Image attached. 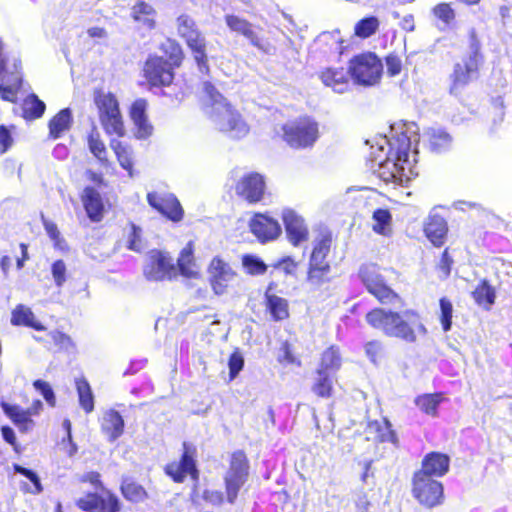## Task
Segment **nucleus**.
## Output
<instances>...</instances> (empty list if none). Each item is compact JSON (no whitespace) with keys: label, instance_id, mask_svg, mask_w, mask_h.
<instances>
[{"label":"nucleus","instance_id":"1","mask_svg":"<svg viewBox=\"0 0 512 512\" xmlns=\"http://www.w3.org/2000/svg\"><path fill=\"white\" fill-rule=\"evenodd\" d=\"M418 128L413 122H399L391 125L388 135L377 139L371 146V170L386 184L405 185L417 173L416 148L412 145L418 142Z\"/></svg>","mask_w":512,"mask_h":512},{"label":"nucleus","instance_id":"2","mask_svg":"<svg viewBox=\"0 0 512 512\" xmlns=\"http://www.w3.org/2000/svg\"><path fill=\"white\" fill-rule=\"evenodd\" d=\"M203 99L205 113L217 130L233 139L248 135L250 127L241 113L210 82L203 83Z\"/></svg>","mask_w":512,"mask_h":512},{"label":"nucleus","instance_id":"3","mask_svg":"<svg viewBox=\"0 0 512 512\" xmlns=\"http://www.w3.org/2000/svg\"><path fill=\"white\" fill-rule=\"evenodd\" d=\"M366 320L373 328L382 331L385 335L407 343H414L427 334L420 316L410 310L397 313L377 308L366 315Z\"/></svg>","mask_w":512,"mask_h":512},{"label":"nucleus","instance_id":"4","mask_svg":"<svg viewBox=\"0 0 512 512\" xmlns=\"http://www.w3.org/2000/svg\"><path fill=\"white\" fill-rule=\"evenodd\" d=\"M94 100L99 111L100 123L105 132L108 135L124 136V123L116 97L110 92L98 91Z\"/></svg>","mask_w":512,"mask_h":512},{"label":"nucleus","instance_id":"5","mask_svg":"<svg viewBox=\"0 0 512 512\" xmlns=\"http://www.w3.org/2000/svg\"><path fill=\"white\" fill-rule=\"evenodd\" d=\"M177 31L183 38L187 46L191 49L194 59L202 73H208L209 66L206 55V41L204 36L198 30L195 22L187 15H181L177 18Z\"/></svg>","mask_w":512,"mask_h":512},{"label":"nucleus","instance_id":"6","mask_svg":"<svg viewBox=\"0 0 512 512\" xmlns=\"http://www.w3.org/2000/svg\"><path fill=\"white\" fill-rule=\"evenodd\" d=\"M348 70L356 84L367 87L379 83L383 65L375 54L365 53L351 59Z\"/></svg>","mask_w":512,"mask_h":512},{"label":"nucleus","instance_id":"7","mask_svg":"<svg viewBox=\"0 0 512 512\" xmlns=\"http://www.w3.org/2000/svg\"><path fill=\"white\" fill-rule=\"evenodd\" d=\"M207 279L214 294L221 296L236 285L238 273L228 261L215 256L207 267Z\"/></svg>","mask_w":512,"mask_h":512},{"label":"nucleus","instance_id":"8","mask_svg":"<svg viewBox=\"0 0 512 512\" xmlns=\"http://www.w3.org/2000/svg\"><path fill=\"white\" fill-rule=\"evenodd\" d=\"M318 136V124L310 118H301L283 126L284 140L294 148L312 146Z\"/></svg>","mask_w":512,"mask_h":512},{"label":"nucleus","instance_id":"9","mask_svg":"<svg viewBox=\"0 0 512 512\" xmlns=\"http://www.w3.org/2000/svg\"><path fill=\"white\" fill-rule=\"evenodd\" d=\"M412 492L420 504L429 508L435 507L443 501L442 484L427 477L424 473H415Z\"/></svg>","mask_w":512,"mask_h":512},{"label":"nucleus","instance_id":"10","mask_svg":"<svg viewBox=\"0 0 512 512\" xmlns=\"http://www.w3.org/2000/svg\"><path fill=\"white\" fill-rule=\"evenodd\" d=\"M143 273L149 281H163L176 275V267L168 253L152 250L147 255Z\"/></svg>","mask_w":512,"mask_h":512},{"label":"nucleus","instance_id":"11","mask_svg":"<svg viewBox=\"0 0 512 512\" xmlns=\"http://www.w3.org/2000/svg\"><path fill=\"white\" fill-rule=\"evenodd\" d=\"M359 276L369 293L374 295L382 303H390L396 297V293L386 284L379 268L374 264L363 265Z\"/></svg>","mask_w":512,"mask_h":512},{"label":"nucleus","instance_id":"12","mask_svg":"<svg viewBox=\"0 0 512 512\" xmlns=\"http://www.w3.org/2000/svg\"><path fill=\"white\" fill-rule=\"evenodd\" d=\"M331 239L324 236L315 241L310 261L308 280L313 284H321L330 271V265L326 257L330 252Z\"/></svg>","mask_w":512,"mask_h":512},{"label":"nucleus","instance_id":"13","mask_svg":"<svg viewBox=\"0 0 512 512\" xmlns=\"http://www.w3.org/2000/svg\"><path fill=\"white\" fill-rule=\"evenodd\" d=\"M247 477V460L242 451L233 453L230 468L225 476L226 494L230 503H233Z\"/></svg>","mask_w":512,"mask_h":512},{"label":"nucleus","instance_id":"14","mask_svg":"<svg viewBox=\"0 0 512 512\" xmlns=\"http://www.w3.org/2000/svg\"><path fill=\"white\" fill-rule=\"evenodd\" d=\"M143 76L151 86H168L174 79V69L163 57L150 55L144 63Z\"/></svg>","mask_w":512,"mask_h":512},{"label":"nucleus","instance_id":"15","mask_svg":"<svg viewBox=\"0 0 512 512\" xmlns=\"http://www.w3.org/2000/svg\"><path fill=\"white\" fill-rule=\"evenodd\" d=\"M480 63L481 55L477 49H473L467 57H465L461 62L455 64L453 74L451 75V93L457 94L465 85L476 77Z\"/></svg>","mask_w":512,"mask_h":512},{"label":"nucleus","instance_id":"16","mask_svg":"<svg viewBox=\"0 0 512 512\" xmlns=\"http://www.w3.org/2000/svg\"><path fill=\"white\" fill-rule=\"evenodd\" d=\"M147 201L151 207L171 221L178 222L183 217V209L177 198L167 192H150Z\"/></svg>","mask_w":512,"mask_h":512},{"label":"nucleus","instance_id":"17","mask_svg":"<svg viewBox=\"0 0 512 512\" xmlns=\"http://www.w3.org/2000/svg\"><path fill=\"white\" fill-rule=\"evenodd\" d=\"M249 228L253 235L262 243L276 240L282 233V228L277 220L266 214H255Z\"/></svg>","mask_w":512,"mask_h":512},{"label":"nucleus","instance_id":"18","mask_svg":"<svg viewBox=\"0 0 512 512\" xmlns=\"http://www.w3.org/2000/svg\"><path fill=\"white\" fill-rule=\"evenodd\" d=\"M77 506L87 512H118L120 509L118 498L106 491L103 496L95 493L87 494L78 499Z\"/></svg>","mask_w":512,"mask_h":512},{"label":"nucleus","instance_id":"19","mask_svg":"<svg viewBox=\"0 0 512 512\" xmlns=\"http://www.w3.org/2000/svg\"><path fill=\"white\" fill-rule=\"evenodd\" d=\"M264 190V179L258 173L244 175L236 185V193L250 203L259 202Z\"/></svg>","mask_w":512,"mask_h":512},{"label":"nucleus","instance_id":"20","mask_svg":"<svg viewBox=\"0 0 512 512\" xmlns=\"http://www.w3.org/2000/svg\"><path fill=\"white\" fill-rule=\"evenodd\" d=\"M282 219L285 225L287 238L293 246H298L300 243L308 239V228L305 221L294 210H283Z\"/></svg>","mask_w":512,"mask_h":512},{"label":"nucleus","instance_id":"21","mask_svg":"<svg viewBox=\"0 0 512 512\" xmlns=\"http://www.w3.org/2000/svg\"><path fill=\"white\" fill-rule=\"evenodd\" d=\"M166 473L176 482H183L186 476L190 475L192 479L198 478L195 460L191 448L184 443V452L179 462H173L166 466Z\"/></svg>","mask_w":512,"mask_h":512},{"label":"nucleus","instance_id":"22","mask_svg":"<svg viewBox=\"0 0 512 512\" xmlns=\"http://www.w3.org/2000/svg\"><path fill=\"white\" fill-rule=\"evenodd\" d=\"M225 22L228 28L239 35L244 36L250 43L261 51L268 52L269 45L258 37L257 33L253 30V26L244 18L233 14L225 16Z\"/></svg>","mask_w":512,"mask_h":512},{"label":"nucleus","instance_id":"23","mask_svg":"<svg viewBox=\"0 0 512 512\" xmlns=\"http://www.w3.org/2000/svg\"><path fill=\"white\" fill-rule=\"evenodd\" d=\"M348 74H350L349 70L346 71L342 67H329L319 72V79L325 87L330 88L335 93L343 94L350 87Z\"/></svg>","mask_w":512,"mask_h":512},{"label":"nucleus","instance_id":"24","mask_svg":"<svg viewBox=\"0 0 512 512\" xmlns=\"http://www.w3.org/2000/svg\"><path fill=\"white\" fill-rule=\"evenodd\" d=\"M147 102L144 99L136 100L130 109V116L136 128V137L145 139L153 132V126L146 116Z\"/></svg>","mask_w":512,"mask_h":512},{"label":"nucleus","instance_id":"25","mask_svg":"<svg viewBox=\"0 0 512 512\" xmlns=\"http://www.w3.org/2000/svg\"><path fill=\"white\" fill-rule=\"evenodd\" d=\"M449 470V457L438 452H431L422 461V469L417 473H424L427 477H441Z\"/></svg>","mask_w":512,"mask_h":512},{"label":"nucleus","instance_id":"26","mask_svg":"<svg viewBox=\"0 0 512 512\" xmlns=\"http://www.w3.org/2000/svg\"><path fill=\"white\" fill-rule=\"evenodd\" d=\"M81 198L90 220L94 222L101 221L104 213V203L100 193L92 187H86Z\"/></svg>","mask_w":512,"mask_h":512},{"label":"nucleus","instance_id":"27","mask_svg":"<svg viewBox=\"0 0 512 512\" xmlns=\"http://www.w3.org/2000/svg\"><path fill=\"white\" fill-rule=\"evenodd\" d=\"M131 16L137 23L138 29L150 31L156 27V11L145 2H137L132 7Z\"/></svg>","mask_w":512,"mask_h":512},{"label":"nucleus","instance_id":"28","mask_svg":"<svg viewBox=\"0 0 512 512\" xmlns=\"http://www.w3.org/2000/svg\"><path fill=\"white\" fill-rule=\"evenodd\" d=\"M101 429L107 435L108 440L114 442L124 432V420L117 411L107 410L103 414Z\"/></svg>","mask_w":512,"mask_h":512},{"label":"nucleus","instance_id":"29","mask_svg":"<svg viewBox=\"0 0 512 512\" xmlns=\"http://www.w3.org/2000/svg\"><path fill=\"white\" fill-rule=\"evenodd\" d=\"M447 230L446 221L439 215L429 216L424 227L426 237L438 247L443 245Z\"/></svg>","mask_w":512,"mask_h":512},{"label":"nucleus","instance_id":"30","mask_svg":"<svg viewBox=\"0 0 512 512\" xmlns=\"http://www.w3.org/2000/svg\"><path fill=\"white\" fill-rule=\"evenodd\" d=\"M1 408L5 415L21 430L28 431L32 428L34 422L29 416V411L19 405L1 402Z\"/></svg>","mask_w":512,"mask_h":512},{"label":"nucleus","instance_id":"31","mask_svg":"<svg viewBox=\"0 0 512 512\" xmlns=\"http://www.w3.org/2000/svg\"><path fill=\"white\" fill-rule=\"evenodd\" d=\"M11 324L15 326H27L37 331L45 330V327L36 320L34 313L25 305L19 304L11 314Z\"/></svg>","mask_w":512,"mask_h":512},{"label":"nucleus","instance_id":"32","mask_svg":"<svg viewBox=\"0 0 512 512\" xmlns=\"http://www.w3.org/2000/svg\"><path fill=\"white\" fill-rule=\"evenodd\" d=\"M73 118L69 108L62 109L49 122V134L53 139L61 137L71 127Z\"/></svg>","mask_w":512,"mask_h":512},{"label":"nucleus","instance_id":"33","mask_svg":"<svg viewBox=\"0 0 512 512\" xmlns=\"http://www.w3.org/2000/svg\"><path fill=\"white\" fill-rule=\"evenodd\" d=\"M424 137L430 144L432 150L441 152L448 149L451 146V136L441 128H429L425 133Z\"/></svg>","mask_w":512,"mask_h":512},{"label":"nucleus","instance_id":"34","mask_svg":"<svg viewBox=\"0 0 512 512\" xmlns=\"http://www.w3.org/2000/svg\"><path fill=\"white\" fill-rule=\"evenodd\" d=\"M75 385L80 407L86 413H91L94 410V395L90 384L85 378H77Z\"/></svg>","mask_w":512,"mask_h":512},{"label":"nucleus","instance_id":"35","mask_svg":"<svg viewBox=\"0 0 512 512\" xmlns=\"http://www.w3.org/2000/svg\"><path fill=\"white\" fill-rule=\"evenodd\" d=\"M372 229L375 233L390 236L392 233V215L387 209H377L372 215Z\"/></svg>","mask_w":512,"mask_h":512},{"label":"nucleus","instance_id":"36","mask_svg":"<svg viewBox=\"0 0 512 512\" xmlns=\"http://www.w3.org/2000/svg\"><path fill=\"white\" fill-rule=\"evenodd\" d=\"M87 144L89 151L94 155V157H96L100 163L106 165L108 163L107 148L96 127H93L89 133L87 137Z\"/></svg>","mask_w":512,"mask_h":512},{"label":"nucleus","instance_id":"37","mask_svg":"<svg viewBox=\"0 0 512 512\" xmlns=\"http://www.w3.org/2000/svg\"><path fill=\"white\" fill-rule=\"evenodd\" d=\"M341 367V356L339 350L331 346L326 349L321 357V362L317 371L334 374Z\"/></svg>","mask_w":512,"mask_h":512},{"label":"nucleus","instance_id":"38","mask_svg":"<svg viewBox=\"0 0 512 512\" xmlns=\"http://www.w3.org/2000/svg\"><path fill=\"white\" fill-rule=\"evenodd\" d=\"M267 309L275 321H281L289 316L288 301L276 295L266 294Z\"/></svg>","mask_w":512,"mask_h":512},{"label":"nucleus","instance_id":"39","mask_svg":"<svg viewBox=\"0 0 512 512\" xmlns=\"http://www.w3.org/2000/svg\"><path fill=\"white\" fill-rule=\"evenodd\" d=\"M45 109V103L35 94L28 95L22 104L23 117L29 120L40 118L44 114Z\"/></svg>","mask_w":512,"mask_h":512},{"label":"nucleus","instance_id":"40","mask_svg":"<svg viewBox=\"0 0 512 512\" xmlns=\"http://www.w3.org/2000/svg\"><path fill=\"white\" fill-rule=\"evenodd\" d=\"M443 397L441 394H423L415 399V405L424 413L436 416L437 408L442 402Z\"/></svg>","mask_w":512,"mask_h":512},{"label":"nucleus","instance_id":"41","mask_svg":"<svg viewBox=\"0 0 512 512\" xmlns=\"http://www.w3.org/2000/svg\"><path fill=\"white\" fill-rule=\"evenodd\" d=\"M178 268L183 276L192 278L198 274V268L193 260L192 248L190 245L185 247L178 259Z\"/></svg>","mask_w":512,"mask_h":512},{"label":"nucleus","instance_id":"42","mask_svg":"<svg viewBox=\"0 0 512 512\" xmlns=\"http://www.w3.org/2000/svg\"><path fill=\"white\" fill-rule=\"evenodd\" d=\"M333 383L332 374L317 371V378L312 386V391L320 397L328 398L331 396Z\"/></svg>","mask_w":512,"mask_h":512},{"label":"nucleus","instance_id":"43","mask_svg":"<svg viewBox=\"0 0 512 512\" xmlns=\"http://www.w3.org/2000/svg\"><path fill=\"white\" fill-rule=\"evenodd\" d=\"M473 298L476 303L485 309H489L495 300L494 289L486 281L479 284L473 291Z\"/></svg>","mask_w":512,"mask_h":512},{"label":"nucleus","instance_id":"44","mask_svg":"<svg viewBox=\"0 0 512 512\" xmlns=\"http://www.w3.org/2000/svg\"><path fill=\"white\" fill-rule=\"evenodd\" d=\"M110 147L115 152L120 165L132 176V158L129 147L117 139L110 141Z\"/></svg>","mask_w":512,"mask_h":512},{"label":"nucleus","instance_id":"45","mask_svg":"<svg viewBox=\"0 0 512 512\" xmlns=\"http://www.w3.org/2000/svg\"><path fill=\"white\" fill-rule=\"evenodd\" d=\"M121 491L123 496L131 502L138 503L147 498L145 489L134 482L124 481L121 485Z\"/></svg>","mask_w":512,"mask_h":512},{"label":"nucleus","instance_id":"46","mask_svg":"<svg viewBox=\"0 0 512 512\" xmlns=\"http://www.w3.org/2000/svg\"><path fill=\"white\" fill-rule=\"evenodd\" d=\"M14 470H15V472L25 476L31 482L32 486H28L27 484H24L23 489H25V491H27L31 494H39L42 492L43 487L41 485L38 475L35 472H33L27 468H24L18 464L14 465Z\"/></svg>","mask_w":512,"mask_h":512},{"label":"nucleus","instance_id":"47","mask_svg":"<svg viewBox=\"0 0 512 512\" xmlns=\"http://www.w3.org/2000/svg\"><path fill=\"white\" fill-rule=\"evenodd\" d=\"M378 27V18L374 16L364 18L355 25V35L360 38H368L377 31Z\"/></svg>","mask_w":512,"mask_h":512},{"label":"nucleus","instance_id":"48","mask_svg":"<svg viewBox=\"0 0 512 512\" xmlns=\"http://www.w3.org/2000/svg\"><path fill=\"white\" fill-rule=\"evenodd\" d=\"M242 265L250 275H263L267 271V265L255 255H244Z\"/></svg>","mask_w":512,"mask_h":512},{"label":"nucleus","instance_id":"49","mask_svg":"<svg viewBox=\"0 0 512 512\" xmlns=\"http://www.w3.org/2000/svg\"><path fill=\"white\" fill-rule=\"evenodd\" d=\"M163 51L168 55L167 60L172 65L173 69L178 67L183 59V53L181 47L174 41L167 40L162 44Z\"/></svg>","mask_w":512,"mask_h":512},{"label":"nucleus","instance_id":"50","mask_svg":"<svg viewBox=\"0 0 512 512\" xmlns=\"http://www.w3.org/2000/svg\"><path fill=\"white\" fill-rule=\"evenodd\" d=\"M373 426H376L379 432L378 438L380 441L397 444V436L391 428V423L387 419H384L381 423L375 422Z\"/></svg>","mask_w":512,"mask_h":512},{"label":"nucleus","instance_id":"51","mask_svg":"<svg viewBox=\"0 0 512 512\" xmlns=\"http://www.w3.org/2000/svg\"><path fill=\"white\" fill-rule=\"evenodd\" d=\"M440 321L443 327V330L445 332L449 331L452 324V313H453V306L452 303L446 299L441 298L440 299Z\"/></svg>","mask_w":512,"mask_h":512},{"label":"nucleus","instance_id":"52","mask_svg":"<svg viewBox=\"0 0 512 512\" xmlns=\"http://www.w3.org/2000/svg\"><path fill=\"white\" fill-rule=\"evenodd\" d=\"M33 386L38 392L42 394L43 398L49 406L55 407L56 397L51 385L48 382L43 380H36L33 382Z\"/></svg>","mask_w":512,"mask_h":512},{"label":"nucleus","instance_id":"53","mask_svg":"<svg viewBox=\"0 0 512 512\" xmlns=\"http://www.w3.org/2000/svg\"><path fill=\"white\" fill-rule=\"evenodd\" d=\"M365 353L367 357L377 364L383 355V346L379 341H370L365 345Z\"/></svg>","mask_w":512,"mask_h":512},{"label":"nucleus","instance_id":"54","mask_svg":"<svg viewBox=\"0 0 512 512\" xmlns=\"http://www.w3.org/2000/svg\"><path fill=\"white\" fill-rule=\"evenodd\" d=\"M141 229L135 225H131L128 234L127 247L132 251L139 252L142 249L141 244Z\"/></svg>","mask_w":512,"mask_h":512},{"label":"nucleus","instance_id":"55","mask_svg":"<svg viewBox=\"0 0 512 512\" xmlns=\"http://www.w3.org/2000/svg\"><path fill=\"white\" fill-rule=\"evenodd\" d=\"M434 15L442 20L445 24H449L455 17L453 9L447 3L437 5L433 9Z\"/></svg>","mask_w":512,"mask_h":512},{"label":"nucleus","instance_id":"56","mask_svg":"<svg viewBox=\"0 0 512 512\" xmlns=\"http://www.w3.org/2000/svg\"><path fill=\"white\" fill-rule=\"evenodd\" d=\"M244 365V359L242 355L235 351L231 354L228 362L230 378L234 379L238 373L242 370Z\"/></svg>","mask_w":512,"mask_h":512},{"label":"nucleus","instance_id":"57","mask_svg":"<svg viewBox=\"0 0 512 512\" xmlns=\"http://www.w3.org/2000/svg\"><path fill=\"white\" fill-rule=\"evenodd\" d=\"M272 267L286 275H293L297 269V263L291 257H285L272 264Z\"/></svg>","mask_w":512,"mask_h":512},{"label":"nucleus","instance_id":"58","mask_svg":"<svg viewBox=\"0 0 512 512\" xmlns=\"http://www.w3.org/2000/svg\"><path fill=\"white\" fill-rule=\"evenodd\" d=\"M52 276L58 287H61L66 281V266L62 260H58L52 265Z\"/></svg>","mask_w":512,"mask_h":512},{"label":"nucleus","instance_id":"59","mask_svg":"<svg viewBox=\"0 0 512 512\" xmlns=\"http://www.w3.org/2000/svg\"><path fill=\"white\" fill-rule=\"evenodd\" d=\"M50 336L53 342L56 345H58L61 349L71 350L74 348V343L68 335L60 331H53L50 333Z\"/></svg>","mask_w":512,"mask_h":512},{"label":"nucleus","instance_id":"60","mask_svg":"<svg viewBox=\"0 0 512 512\" xmlns=\"http://www.w3.org/2000/svg\"><path fill=\"white\" fill-rule=\"evenodd\" d=\"M367 506L368 502L365 497H359L358 499L347 501L345 510L346 512H366Z\"/></svg>","mask_w":512,"mask_h":512},{"label":"nucleus","instance_id":"61","mask_svg":"<svg viewBox=\"0 0 512 512\" xmlns=\"http://www.w3.org/2000/svg\"><path fill=\"white\" fill-rule=\"evenodd\" d=\"M386 67H387V73L390 76H396L401 72L402 62L399 57L394 56V55H389L386 58Z\"/></svg>","mask_w":512,"mask_h":512},{"label":"nucleus","instance_id":"62","mask_svg":"<svg viewBox=\"0 0 512 512\" xmlns=\"http://www.w3.org/2000/svg\"><path fill=\"white\" fill-rule=\"evenodd\" d=\"M12 136L10 131L4 126H0V153L6 152L12 145Z\"/></svg>","mask_w":512,"mask_h":512},{"label":"nucleus","instance_id":"63","mask_svg":"<svg viewBox=\"0 0 512 512\" xmlns=\"http://www.w3.org/2000/svg\"><path fill=\"white\" fill-rule=\"evenodd\" d=\"M203 498L205 501L215 506L220 505L223 502L222 493L216 490H205Z\"/></svg>","mask_w":512,"mask_h":512},{"label":"nucleus","instance_id":"64","mask_svg":"<svg viewBox=\"0 0 512 512\" xmlns=\"http://www.w3.org/2000/svg\"><path fill=\"white\" fill-rule=\"evenodd\" d=\"M2 436L6 442H8L11 445L16 444V436L14 433V430L8 426H3L2 429Z\"/></svg>","mask_w":512,"mask_h":512}]
</instances>
